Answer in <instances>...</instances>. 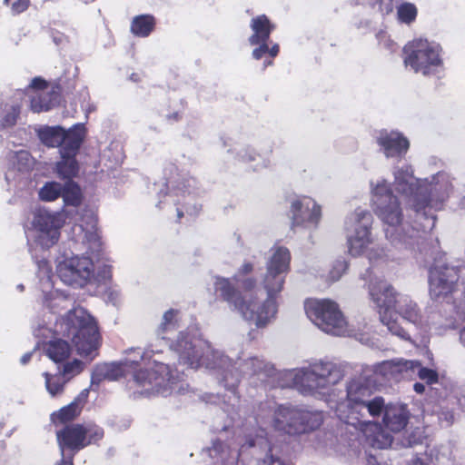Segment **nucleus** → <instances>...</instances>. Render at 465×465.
<instances>
[{
    "instance_id": "obj_37",
    "label": "nucleus",
    "mask_w": 465,
    "mask_h": 465,
    "mask_svg": "<svg viewBox=\"0 0 465 465\" xmlns=\"http://www.w3.org/2000/svg\"><path fill=\"white\" fill-rule=\"evenodd\" d=\"M155 19L151 15H140L133 18L131 32L138 37H147L154 29Z\"/></svg>"
},
{
    "instance_id": "obj_52",
    "label": "nucleus",
    "mask_w": 465,
    "mask_h": 465,
    "mask_svg": "<svg viewBox=\"0 0 465 465\" xmlns=\"http://www.w3.org/2000/svg\"><path fill=\"white\" fill-rule=\"evenodd\" d=\"M29 4V0H16L12 4V11L15 14H20L28 8Z\"/></svg>"
},
{
    "instance_id": "obj_59",
    "label": "nucleus",
    "mask_w": 465,
    "mask_h": 465,
    "mask_svg": "<svg viewBox=\"0 0 465 465\" xmlns=\"http://www.w3.org/2000/svg\"><path fill=\"white\" fill-rule=\"evenodd\" d=\"M413 389L417 393H423L425 391V386L422 383L416 382L413 385Z\"/></svg>"
},
{
    "instance_id": "obj_17",
    "label": "nucleus",
    "mask_w": 465,
    "mask_h": 465,
    "mask_svg": "<svg viewBox=\"0 0 465 465\" xmlns=\"http://www.w3.org/2000/svg\"><path fill=\"white\" fill-rule=\"evenodd\" d=\"M290 219L294 231H315L322 219V207L310 196L299 197L291 203Z\"/></svg>"
},
{
    "instance_id": "obj_39",
    "label": "nucleus",
    "mask_w": 465,
    "mask_h": 465,
    "mask_svg": "<svg viewBox=\"0 0 465 465\" xmlns=\"http://www.w3.org/2000/svg\"><path fill=\"white\" fill-rule=\"evenodd\" d=\"M61 196L66 205L78 206L82 201L80 187L73 181L65 182Z\"/></svg>"
},
{
    "instance_id": "obj_27",
    "label": "nucleus",
    "mask_w": 465,
    "mask_h": 465,
    "mask_svg": "<svg viewBox=\"0 0 465 465\" xmlns=\"http://www.w3.org/2000/svg\"><path fill=\"white\" fill-rule=\"evenodd\" d=\"M411 366H413V363L402 359L380 362L373 367V372L376 376L374 381H379V377L382 380L390 381L399 379L403 373L410 375L409 369Z\"/></svg>"
},
{
    "instance_id": "obj_1",
    "label": "nucleus",
    "mask_w": 465,
    "mask_h": 465,
    "mask_svg": "<svg viewBox=\"0 0 465 465\" xmlns=\"http://www.w3.org/2000/svg\"><path fill=\"white\" fill-rule=\"evenodd\" d=\"M340 367L331 361H318L302 368L285 370L280 373L282 387L294 388L304 396L325 401L334 410L340 420L348 425L363 424L376 428L368 417L379 416L384 409V400L371 398L372 388L365 375L352 378L346 385V397L335 401L333 387L342 380Z\"/></svg>"
},
{
    "instance_id": "obj_4",
    "label": "nucleus",
    "mask_w": 465,
    "mask_h": 465,
    "mask_svg": "<svg viewBox=\"0 0 465 465\" xmlns=\"http://www.w3.org/2000/svg\"><path fill=\"white\" fill-rule=\"evenodd\" d=\"M285 274L265 270L262 277V287L266 297L259 296L260 291L241 293L229 278L216 276L213 280L215 292L227 302L229 309L238 314L243 321L254 324L257 328H265L278 312L277 298L282 292L286 280Z\"/></svg>"
},
{
    "instance_id": "obj_58",
    "label": "nucleus",
    "mask_w": 465,
    "mask_h": 465,
    "mask_svg": "<svg viewBox=\"0 0 465 465\" xmlns=\"http://www.w3.org/2000/svg\"><path fill=\"white\" fill-rule=\"evenodd\" d=\"M32 355H33V352L25 353L20 359L21 363L24 365L28 363L32 358Z\"/></svg>"
},
{
    "instance_id": "obj_14",
    "label": "nucleus",
    "mask_w": 465,
    "mask_h": 465,
    "mask_svg": "<svg viewBox=\"0 0 465 465\" xmlns=\"http://www.w3.org/2000/svg\"><path fill=\"white\" fill-rule=\"evenodd\" d=\"M368 289L371 300L380 314L381 322L387 326L391 334L403 340H409L408 332L392 319L393 311L401 294L398 293L391 284L381 280L373 281L371 279Z\"/></svg>"
},
{
    "instance_id": "obj_42",
    "label": "nucleus",
    "mask_w": 465,
    "mask_h": 465,
    "mask_svg": "<svg viewBox=\"0 0 465 465\" xmlns=\"http://www.w3.org/2000/svg\"><path fill=\"white\" fill-rule=\"evenodd\" d=\"M21 104H6L0 115V125L3 128L11 127L15 124L20 114Z\"/></svg>"
},
{
    "instance_id": "obj_43",
    "label": "nucleus",
    "mask_w": 465,
    "mask_h": 465,
    "mask_svg": "<svg viewBox=\"0 0 465 465\" xmlns=\"http://www.w3.org/2000/svg\"><path fill=\"white\" fill-rule=\"evenodd\" d=\"M63 185L58 182H47L39 190L38 195L42 201L53 202L62 195Z\"/></svg>"
},
{
    "instance_id": "obj_50",
    "label": "nucleus",
    "mask_w": 465,
    "mask_h": 465,
    "mask_svg": "<svg viewBox=\"0 0 465 465\" xmlns=\"http://www.w3.org/2000/svg\"><path fill=\"white\" fill-rule=\"evenodd\" d=\"M84 436L86 437V442H88L89 445L101 440L104 436V431L100 427L90 424L84 427Z\"/></svg>"
},
{
    "instance_id": "obj_54",
    "label": "nucleus",
    "mask_w": 465,
    "mask_h": 465,
    "mask_svg": "<svg viewBox=\"0 0 465 465\" xmlns=\"http://www.w3.org/2000/svg\"><path fill=\"white\" fill-rule=\"evenodd\" d=\"M453 393L456 399V404L460 408L465 409V391L457 389L453 391Z\"/></svg>"
},
{
    "instance_id": "obj_20",
    "label": "nucleus",
    "mask_w": 465,
    "mask_h": 465,
    "mask_svg": "<svg viewBox=\"0 0 465 465\" xmlns=\"http://www.w3.org/2000/svg\"><path fill=\"white\" fill-rule=\"evenodd\" d=\"M397 312L403 320L412 324L420 331H427L434 324L438 316L430 308L421 312L418 304L407 295H401L393 312Z\"/></svg>"
},
{
    "instance_id": "obj_64",
    "label": "nucleus",
    "mask_w": 465,
    "mask_h": 465,
    "mask_svg": "<svg viewBox=\"0 0 465 465\" xmlns=\"http://www.w3.org/2000/svg\"><path fill=\"white\" fill-rule=\"evenodd\" d=\"M272 64V60H265L264 63H263V67L266 68L267 66H270Z\"/></svg>"
},
{
    "instance_id": "obj_9",
    "label": "nucleus",
    "mask_w": 465,
    "mask_h": 465,
    "mask_svg": "<svg viewBox=\"0 0 465 465\" xmlns=\"http://www.w3.org/2000/svg\"><path fill=\"white\" fill-rule=\"evenodd\" d=\"M256 421L264 430L272 428L288 434H300L318 429L323 421V414L322 411L265 404L261 407Z\"/></svg>"
},
{
    "instance_id": "obj_32",
    "label": "nucleus",
    "mask_w": 465,
    "mask_h": 465,
    "mask_svg": "<svg viewBox=\"0 0 465 465\" xmlns=\"http://www.w3.org/2000/svg\"><path fill=\"white\" fill-rule=\"evenodd\" d=\"M125 375L119 362L100 363L95 365L91 376V387L98 386L103 381H116Z\"/></svg>"
},
{
    "instance_id": "obj_45",
    "label": "nucleus",
    "mask_w": 465,
    "mask_h": 465,
    "mask_svg": "<svg viewBox=\"0 0 465 465\" xmlns=\"http://www.w3.org/2000/svg\"><path fill=\"white\" fill-rule=\"evenodd\" d=\"M61 364L62 369L59 367V371L68 381L74 376L81 373L84 367V362L77 359H74L73 361L65 360Z\"/></svg>"
},
{
    "instance_id": "obj_8",
    "label": "nucleus",
    "mask_w": 465,
    "mask_h": 465,
    "mask_svg": "<svg viewBox=\"0 0 465 465\" xmlns=\"http://www.w3.org/2000/svg\"><path fill=\"white\" fill-rule=\"evenodd\" d=\"M54 331L71 340L79 355L90 360L96 356L100 346L97 322L84 308L74 307L56 319Z\"/></svg>"
},
{
    "instance_id": "obj_26",
    "label": "nucleus",
    "mask_w": 465,
    "mask_h": 465,
    "mask_svg": "<svg viewBox=\"0 0 465 465\" xmlns=\"http://www.w3.org/2000/svg\"><path fill=\"white\" fill-rule=\"evenodd\" d=\"M56 438L61 455H64L65 449H68L74 454L88 445L84 436V426L79 424L66 426L63 430H58Z\"/></svg>"
},
{
    "instance_id": "obj_15",
    "label": "nucleus",
    "mask_w": 465,
    "mask_h": 465,
    "mask_svg": "<svg viewBox=\"0 0 465 465\" xmlns=\"http://www.w3.org/2000/svg\"><path fill=\"white\" fill-rule=\"evenodd\" d=\"M56 274L66 285L84 287L94 275V265L86 256L60 253L55 260Z\"/></svg>"
},
{
    "instance_id": "obj_12",
    "label": "nucleus",
    "mask_w": 465,
    "mask_h": 465,
    "mask_svg": "<svg viewBox=\"0 0 465 465\" xmlns=\"http://www.w3.org/2000/svg\"><path fill=\"white\" fill-rule=\"evenodd\" d=\"M304 310L310 321L322 331L335 336L355 335L339 305L330 299H309Z\"/></svg>"
},
{
    "instance_id": "obj_25",
    "label": "nucleus",
    "mask_w": 465,
    "mask_h": 465,
    "mask_svg": "<svg viewBox=\"0 0 465 465\" xmlns=\"http://www.w3.org/2000/svg\"><path fill=\"white\" fill-rule=\"evenodd\" d=\"M26 93L31 98V109L35 113L49 111L57 98V94L40 77L32 80Z\"/></svg>"
},
{
    "instance_id": "obj_29",
    "label": "nucleus",
    "mask_w": 465,
    "mask_h": 465,
    "mask_svg": "<svg viewBox=\"0 0 465 465\" xmlns=\"http://www.w3.org/2000/svg\"><path fill=\"white\" fill-rule=\"evenodd\" d=\"M371 422L374 424L376 428L369 429L368 426L363 424L351 426L365 437L366 442L371 447L376 449H386L390 447L392 442L391 435L384 431L378 423Z\"/></svg>"
},
{
    "instance_id": "obj_49",
    "label": "nucleus",
    "mask_w": 465,
    "mask_h": 465,
    "mask_svg": "<svg viewBox=\"0 0 465 465\" xmlns=\"http://www.w3.org/2000/svg\"><path fill=\"white\" fill-rule=\"evenodd\" d=\"M13 161L20 171H27L34 165L33 157L29 152L25 150H20L15 153Z\"/></svg>"
},
{
    "instance_id": "obj_48",
    "label": "nucleus",
    "mask_w": 465,
    "mask_h": 465,
    "mask_svg": "<svg viewBox=\"0 0 465 465\" xmlns=\"http://www.w3.org/2000/svg\"><path fill=\"white\" fill-rule=\"evenodd\" d=\"M454 327H458L460 325L464 324V327L461 329L460 332V341L462 346L465 348V303L460 302L454 305Z\"/></svg>"
},
{
    "instance_id": "obj_3",
    "label": "nucleus",
    "mask_w": 465,
    "mask_h": 465,
    "mask_svg": "<svg viewBox=\"0 0 465 465\" xmlns=\"http://www.w3.org/2000/svg\"><path fill=\"white\" fill-rule=\"evenodd\" d=\"M393 188L418 219L423 220L422 231H431L436 223L435 213L441 210L453 192L452 178L447 172H438L426 178H417L411 165L397 166L392 171Z\"/></svg>"
},
{
    "instance_id": "obj_13",
    "label": "nucleus",
    "mask_w": 465,
    "mask_h": 465,
    "mask_svg": "<svg viewBox=\"0 0 465 465\" xmlns=\"http://www.w3.org/2000/svg\"><path fill=\"white\" fill-rule=\"evenodd\" d=\"M404 64L415 73L434 75L443 68L442 48L440 44L419 38L404 47Z\"/></svg>"
},
{
    "instance_id": "obj_31",
    "label": "nucleus",
    "mask_w": 465,
    "mask_h": 465,
    "mask_svg": "<svg viewBox=\"0 0 465 465\" xmlns=\"http://www.w3.org/2000/svg\"><path fill=\"white\" fill-rule=\"evenodd\" d=\"M255 262L252 260H244L237 268L232 280L242 290L241 293L252 292L257 286V279L254 277Z\"/></svg>"
},
{
    "instance_id": "obj_53",
    "label": "nucleus",
    "mask_w": 465,
    "mask_h": 465,
    "mask_svg": "<svg viewBox=\"0 0 465 465\" xmlns=\"http://www.w3.org/2000/svg\"><path fill=\"white\" fill-rule=\"evenodd\" d=\"M119 292L115 290L108 289L104 293V298L106 302H111L114 305H116L119 302Z\"/></svg>"
},
{
    "instance_id": "obj_23",
    "label": "nucleus",
    "mask_w": 465,
    "mask_h": 465,
    "mask_svg": "<svg viewBox=\"0 0 465 465\" xmlns=\"http://www.w3.org/2000/svg\"><path fill=\"white\" fill-rule=\"evenodd\" d=\"M82 143L79 136H74L67 141L65 147L59 150L61 160L55 164V172L60 178L72 181L77 175L79 165L75 156Z\"/></svg>"
},
{
    "instance_id": "obj_61",
    "label": "nucleus",
    "mask_w": 465,
    "mask_h": 465,
    "mask_svg": "<svg viewBox=\"0 0 465 465\" xmlns=\"http://www.w3.org/2000/svg\"><path fill=\"white\" fill-rule=\"evenodd\" d=\"M169 121H178L181 118V114L179 112L174 113L173 114L167 115Z\"/></svg>"
},
{
    "instance_id": "obj_40",
    "label": "nucleus",
    "mask_w": 465,
    "mask_h": 465,
    "mask_svg": "<svg viewBox=\"0 0 465 465\" xmlns=\"http://www.w3.org/2000/svg\"><path fill=\"white\" fill-rule=\"evenodd\" d=\"M180 319V312L175 309L167 310L163 317L161 323L158 327V335L162 337L163 340L165 339L164 334L169 331H172L175 328L178 321Z\"/></svg>"
},
{
    "instance_id": "obj_38",
    "label": "nucleus",
    "mask_w": 465,
    "mask_h": 465,
    "mask_svg": "<svg viewBox=\"0 0 465 465\" xmlns=\"http://www.w3.org/2000/svg\"><path fill=\"white\" fill-rule=\"evenodd\" d=\"M44 376L45 380V388L52 397L61 394L65 383L68 382L60 371L54 374L45 372Z\"/></svg>"
},
{
    "instance_id": "obj_35",
    "label": "nucleus",
    "mask_w": 465,
    "mask_h": 465,
    "mask_svg": "<svg viewBox=\"0 0 465 465\" xmlns=\"http://www.w3.org/2000/svg\"><path fill=\"white\" fill-rule=\"evenodd\" d=\"M250 27L252 32L248 39L250 45L268 41L275 28L274 25L264 15L253 17L251 20Z\"/></svg>"
},
{
    "instance_id": "obj_33",
    "label": "nucleus",
    "mask_w": 465,
    "mask_h": 465,
    "mask_svg": "<svg viewBox=\"0 0 465 465\" xmlns=\"http://www.w3.org/2000/svg\"><path fill=\"white\" fill-rule=\"evenodd\" d=\"M89 394V390H83L78 396L67 406L63 407L57 412H54L51 419L54 423H64L77 417L84 404L85 403Z\"/></svg>"
},
{
    "instance_id": "obj_62",
    "label": "nucleus",
    "mask_w": 465,
    "mask_h": 465,
    "mask_svg": "<svg viewBox=\"0 0 465 465\" xmlns=\"http://www.w3.org/2000/svg\"><path fill=\"white\" fill-rule=\"evenodd\" d=\"M130 79L133 81V82H139L140 81V75L138 74H132L130 75Z\"/></svg>"
},
{
    "instance_id": "obj_7",
    "label": "nucleus",
    "mask_w": 465,
    "mask_h": 465,
    "mask_svg": "<svg viewBox=\"0 0 465 465\" xmlns=\"http://www.w3.org/2000/svg\"><path fill=\"white\" fill-rule=\"evenodd\" d=\"M374 212L386 225L385 235L395 249L411 251L416 243L417 235L413 229L408 235L402 226V209L396 195L392 193L391 183L384 178L371 180L370 183Z\"/></svg>"
},
{
    "instance_id": "obj_34",
    "label": "nucleus",
    "mask_w": 465,
    "mask_h": 465,
    "mask_svg": "<svg viewBox=\"0 0 465 465\" xmlns=\"http://www.w3.org/2000/svg\"><path fill=\"white\" fill-rule=\"evenodd\" d=\"M291 253L283 246H274L271 249V255L266 262V270L287 275L290 272Z\"/></svg>"
},
{
    "instance_id": "obj_44",
    "label": "nucleus",
    "mask_w": 465,
    "mask_h": 465,
    "mask_svg": "<svg viewBox=\"0 0 465 465\" xmlns=\"http://www.w3.org/2000/svg\"><path fill=\"white\" fill-rule=\"evenodd\" d=\"M413 366L409 369V372L417 373L418 377L424 381L427 384H434L438 382V372L432 369L422 367L417 361H409Z\"/></svg>"
},
{
    "instance_id": "obj_28",
    "label": "nucleus",
    "mask_w": 465,
    "mask_h": 465,
    "mask_svg": "<svg viewBox=\"0 0 465 465\" xmlns=\"http://www.w3.org/2000/svg\"><path fill=\"white\" fill-rule=\"evenodd\" d=\"M383 423L385 427L393 432H399L403 430L409 420V411L402 404H384Z\"/></svg>"
},
{
    "instance_id": "obj_46",
    "label": "nucleus",
    "mask_w": 465,
    "mask_h": 465,
    "mask_svg": "<svg viewBox=\"0 0 465 465\" xmlns=\"http://www.w3.org/2000/svg\"><path fill=\"white\" fill-rule=\"evenodd\" d=\"M348 267H349V263L344 258H339V259L335 260L332 262V264L326 275V280L331 282L339 281L342 277V275L346 272V271L348 270Z\"/></svg>"
},
{
    "instance_id": "obj_21",
    "label": "nucleus",
    "mask_w": 465,
    "mask_h": 465,
    "mask_svg": "<svg viewBox=\"0 0 465 465\" xmlns=\"http://www.w3.org/2000/svg\"><path fill=\"white\" fill-rule=\"evenodd\" d=\"M37 135L40 141L47 147L63 149L67 141L74 136H79L80 142H84L85 127L83 124H74L65 130L61 126H44L38 129Z\"/></svg>"
},
{
    "instance_id": "obj_5",
    "label": "nucleus",
    "mask_w": 465,
    "mask_h": 465,
    "mask_svg": "<svg viewBox=\"0 0 465 465\" xmlns=\"http://www.w3.org/2000/svg\"><path fill=\"white\" fill-rule=\"evenodd\" d=\"M153 350L142 351L132 349L120 361L125 374L132 373L134 382L143 389L144 393H159L163 396L173 392H182L183 384L174 376L167 365L151 361Z\"/></svg>"
},
{
    "instance_id": "obj_63",
    "label": "nucleus",
    "mask_w": 465,
    "mask_h": 465,
    "mask_svg": "<svg viewBox=\"0 0 465 465\" xmlns=\"http://www.w3.org/2000/svg\"><path fill=\"white\" fill-rule=\"evenodd\" d=\"M452 419H453V417H452V415H451V414H446V416H445V420H447V422H448L449 424L452 422Z\"/></svg>"
},
{
    "instance_id": "obj_6",
    "label": "nucleus",
    "mask_w": 465,
    "mask_h": 465,
    "mask_svg": "<svg viewBox=\"0 0 465 465\" xmlns=\"http://www.w3.org/2000/svg\"><path fill=\"white\" fill-rule=\"evenodd\" d=\"M372 214L365 209L357 208L344 222L348 252L352 257L366 256L373 267H384L391 262L401 259L392 249L372 246L375 238L372 233Z\"/></svg>"
},
{
    "instance_id": "obj_57",
    "label": "nucleus",
    "mask_w": 465,
    "mask_h": 465,
    "mask_svg": "<svg viewBox=\"0 0 465 465\" xmlns=\"http://www.w3.org/2000/svg\"><path fill=\"white\" fill-rule=\"evenodd\" d=\"M383 38H385V36H382L380 43L389 49H393L394 43L390 39L384 40Z\"/></svg>"
},
{
    "instance_id": "obj_55",
    "label": "nucleus",
    "mask_w": 465,
    "mask_h": 465,
    "mask_svg": "<svg viewBox=\"0 0 465 465\" xmlns=\"http://www.w3.org/2000/svg\"><path fill=\"white\" fill-rule=\"evenodd\" d=\"M74 453L65 454V451H64V455L62 456L61 461L58 462L56 465H74L73 464V458Z\"/></svg>"
},
{
    "instance_id": "obj_41",
    "label": "nucleus",
    "mask_w": 465,
    "mask_h": 465,
    "mask_svg": "<svg viewBox=\"0 0 465 465\" xmlns=\"http://www.w3.org/2000/svg\"><path fill=\"white\" fill-rule=\"evenodd\" d=\"M256 46L252 53V57L255 60H260L268 54L271 58H274L278 55L280 51V46L277 43H272L270 41H262L261 43H256L253 45Z\"/></svg>"
},
{
    "instance_id": "obj_10",
    "label": "nucleus",
    "mask_w": 465,
    "mask_h": 465,
    "mask_svg": "<svg viewBox=\"0 0 465 465\" xmlns=\"http://www.w3.org/2000/svg\"><path fill=\"white\" fill-rule=\"evenodd\" d=\"M163 176L165 179L166 192L161 191L160 200L157 206L161 209L173 204L176 206L177 218L183 216L184 211L190 214H196L200 207L196 205L194 195L196 192V180L183 171H179L178 167L172 163H167L163 168Z\"/></svg>"
},
{
    "instance_id": "obj_18",
    "label": "nucleus",
    "mask_w": 465,
    "mask_h": 465,
    "mask_svg": "<svg viewBox=\"0 0 465 465\" xmlns=\"http://www.w3.org/2000/svg\"><path fill=\"white\" fill-rule=\"evenodd\" d=\"M458 271L446 262L438 261L430 270V294L434 300L448 298L455 292L458 282Z\"/></svg>"
},
{
    "instance_id": "obj_47",
    "label": "nucleus",
    "mask_w": 465,
    "mask_h": 465,
    "mask_svg": "<svg viewBox=\"0 0 465 465\" xmlns=\"http://www.w3.org/2000/svg\"><path fill=\"white\" fill-rule=\"evenodd\" d=\"M417 16V8L411 3H403L397 7V17L401 23L411 24Z\"/></svg>"
},
{
    "instance_id": "obj_22",
    "label": "nucleus",
    "mask_w": 465,
    "mask_h": 465,
    "mask_svg": "<svg viewBox=\"0 0 465 465\" xmlns=\"http://www.w3.org/2000/svg\"><path fill=\"white\" fill-rule=\"evenodd\" d=\"M375 141L381 153L386 158L401 159L407 153L410 142L400 132L394 130H381L375 136Z\"/></svg>"
},
{
    "instance_id": "obj_24",
    "label": "nucleus",
    "mask_w": 465,
    "mask_h": 465,
    "mask_svg": "<svg viewBox=\"0 0 465 465\" xmlns=\"http://www.w3.org/2000/svg\"><path fill=\"white\" fill-rule=\"evenodd\" d=\"M75 234L74 241L81 242L90 253L98 252L101 249V241L97 232V219L93 212H88L83 218L81 224L73 228Z\"/></svg>"
},
{
    "instance_id": "obj_30",
    "label": "nucleus",
    "mask_w": 465,
    "mask_h": 465,
    "mask_svg": "<svg viewBox=\"0 0 465 465\" xmlns=\"http://www.w3.org/2000/svg\"><path fill=\"white\" fill-rule=\"evenodd\" d=\"M235 158L242 163L250 164L255 172L268 169L272 165L271 159L261 154L252 146H241L235 149Z\"/></svg>"
},
{
    "instance_id": "obj_56",
    "label": "nucleus",
    "mask_w": 465,
    "mask_h": 465,
    "mask_svg": "<svg viewBox=\"0 0 465 465\" xmlns=\"http://www.w3.org/2000/svg\"><path fill=\"white\" fill-rule=\"evenodd\" d=\"M99 276L102 280H108L111 277V266L104 265L102 272H99Z\"/></svg>"
},
{
    "instance_id": "obj_51",
    "label": "nucleus",
    "mask_w": 465,
    "mask_h": 465,
    "mask_svg": "<svg viewBox=\"0 0 465 465\" xmlns=\"http://www.w3.org/2000/svg\"><path fill=\"white\" fill-rule=\"evenodd\" d=\"M371 5L382 15H390L394 8L393 0H371Z\"/></svg>"
},
{
    "instance_id": "obj_2",
    "label": "nucleus",
    "mask_w": 465,
    "mask_h": 465,
    "mask_svg": "<svg viewBox=\"0 0 465 465\" xmlns=\"http://www.w3.org/2000/svg\"><path fill=\"white\" fill-rule=\"evenodd\" d=\"M178 357L181 365L197 370L204 368L216 375L227 394L223 396L224 411L228 413L237 411L240 408V396L237 387L241 378L261 373L269 374L271 366L258 357H238L232 363L231 356L214 349L202 337L195 326L181 331L177 339L170 344Z\"/></svg>"
},
{
    "instance_id": "obj_11",
    "label": "nucleus",
    "mask_w": 465,
    "mask_h": 465,
    "mask_svg": "<svg viewBox=\"0 0 465 465\" xmlns=\"http://www.w3.org/2000/svg\"><path fill=\"white\" fill-rule=\"evenodd\" d=\"M209 452L212 458L220 457L228 465H233L235 461L236 465H284L280 459L273 457L272 448L262 437L250 440L248 445H242L240 450L214 441Z\"/></svg>"
},
{
    "instance_id": "obj_60",
    "label": "nucleus",
    "mask_w": 465,
    "mask_h": 465,
    "mask_svg": "<svg viewBox=\"0 0 465 465\" xmlns=\"http://www.w3.org/2000/svg\"><path fill=\"white\" fill-rule=\"evenodd\" d=\"M366 465H381V464H379V462L377 461L375 457H373L372 455H370L366 459Z\"/></svg>"
},
{
    "instance_id": "obj_19",
    "label": "nucleus",
    "mask_w": 465,
    "mask_h": 465,
    "mask_svg": "<svg viewBox=\"0 0 465 465\" xmlns=\"http://www.w3.org/2000/svg\"><path fill=\"white\" fill-rule=\"evenodd\" d=\"M38 268V276L40 279L41 289L44 294V303L54 312L55 310L68 309L73 303L74 299L70 296L54 289L52 281L51 266L47 260L42 259L36 262Z\"/></svg>"
},
{
    "instance_id": "obj_36",
    "label": "nucleus",
    "mask_w": 465,
    "mask_h": 465,
    "mask_svg": "<svg viewBox=\"0 0 465 465\" xmlns=\"http://www.w3.org/2000/svg\"><path fill=\"white\" fill-rule=\"evenodd\" d=\"M45 351L54 362L58 364L69 358L71 349L67 341L61 339H54L46 342Z\"/></svg>"
},
{
    "instance_id": "obj_16",
    "label": "nucleus",
    "mask_w": 465,
    "mask_h": 465,
    "mask_svg": "<svg viewBox=\"0 0 465 465\" xmlns=\"http://www.w3.org/2000/svg\"><path fill=\"white\" fill-rule=\"evenodd\" d=\"M64 223L62 213L39 208L33 213L30 232L35 242L43 249L54 246L60 238Z\"/></svg>"
}]
</instances>
